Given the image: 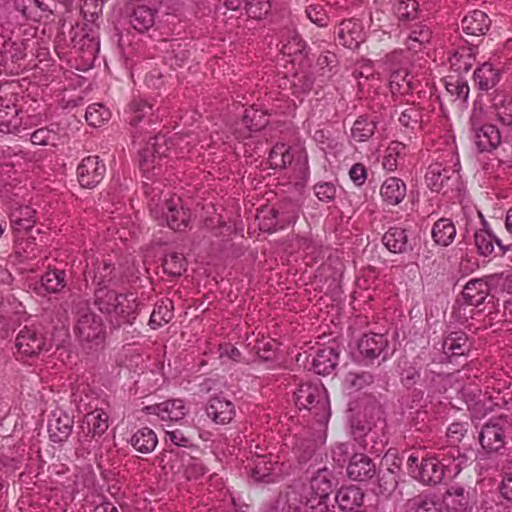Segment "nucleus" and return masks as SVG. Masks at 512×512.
I'll use <instances>...</instances> for the list:
<instances>
[{"instance_id":"nucleus-1","label":"nucleus","mask_w":512,"mask_h":512,"mask_svg":"<svg viewBox=\"0 0 512 512\" xmlns=\"http://www.w3.org/2000/svg\"><path fill=\"white\" fill-rule=\"evenodd\" d=\"M446 512H474L477 506V493L468 483L452 481L441 495Z\"/></svg>"},{"instance_id":"nucleus-2","label":"nucleus","mask_w":512,"mask_h":512,"mask_svg":"<svg viewBox=\"0 0 512 512\" xmlns=\"http://www.w3.org/2000/svg\"><path fill=\"white\" fill-rule=\"evenodd\" d=\"M75 332L81 342L100 345L105 338V330L102 318L85 307L77 311Z\"/></svg>"},{"instance_id":"nucleus-3","label":"nucleus","mask_w":512,"mask_h":512,"mask_svg":"<svg viewBox=\"0 0 512 512\" xmlns=\"http://www.w3.org/2000/svg\"><path fill=\"white\" fill-rule=\"evenodd\" d=\"M179 139H167L165 135L151 137L146 146L140 152V168L143 173H148L160 165L162 157H168L173 146L178 145Z\"/></svg>"},{"instance_id":"nucleus-4","label":"nucleus","mask_w":512,"mask_h":512,"mask_svg":"<svg viewBox=\"0 0 512 512\" xmlns=\"http://www.w3.org/2000/svg\"><path fill=\"white\" fill-rule=\"evenodd\" d=\"M17 353L23 357L39 355L46 347V339L36 326H24L20 329L15 339Z\"/></svg>"},{"instance_id":"nucleus-5","label":"nucleus","mask_w":512,"mask_h":512,"mask_svg":"<svg viewBox=\"0 0 512 512\" xmlns=\"http://www.w3.org/2000/svg\"><path fill=\"white\" fill-rule=\"evenodd\" d=\"M85 281L95 288L114 286L117 282V273L114 264L109 260L95 259L87 263L84 272Z\"/></svg>"},{"instance_id":"nucleus-6","label":"nucleus","mask_w":512,"mask_h":512,"mask_svg":"<svg viewBox=\"0 0 512 512\" xmlns=\"http://www.w3.org/2000/svg\"><path fill=\"white\" fill-rule=\"evenodd\" d=\"M508 421L502 416L492 418L485 423L479 434L482 448L488 452H498L505 445V428Z\"/></svg>"},{"instance_id":"nucleus-7","label":"nucleus","mask_w":512,"mask_h":512,"mask_svg":"<svg viewBox=\"0 0 512 512\" xmlns=\"http://www.w3.org/2000/svg\"><path fill=\"white\" fill-rule=\"evenodd\" d=\"M159 212L165 218L167 225L175 231L184 230L189 224L190 210L183 207L182 199L176 195L165 198ZM155 213H158V210Z\"/></svg>"},{"instance_id":"nucleus-8","label":"nucleus","mask_w":512,"mask_h":512,"mask_svg":"<svg viewBox=\"0 0 512 512\" xmlns=\"http://www.w3.org/2000/svg\"><path fill=\"white\" fill-rule=\"evenodd\" d=\"M358 351L367 360L385 361L389 356V341L384 334L367 333L358 341Z\"/></svg>"},{"instance_id":"nucleus-9","label":"nucleus","mask_w":512,"mask_h":512,"mask_svg":"<svg viewBox=\"0 0 512 512\" xmlns=\"http://www.w3.org/2000/svg\"><path fill=\"white\" fill-rule=\"evenodd\" d=\"M105 172V164L98 156H88L77 168L78 181L82 187L94 188L103 180Z\"/></svg>"},{"instance_id":"nucleus-10","label":"nucleus","mask_w":512,"mask_h":512,"mask_svg":"<svg viewBox=\"0 0 512 512\" xmlns=\"http://www.w3.org/2000/svg\"><path fill=\"white\" fill-rule=\"evenodd\" d=\"M459 178L456 170L447 169L440 163L431 164L425 174L427 186L434 192L450 188V182L458 183Z\"/></svg>"},{"instance_id":"nucleus-11","label":"nucleus","mask_w":512,"mask_h":512,"mask_svg":"<svg viewBox=\"0 0 512 512\" xmlns=\"http://www.w3.org/2000/svg\"><path fill=\"white\" fill-rule=\"evenodd\" d=\"M302 409L308 410L315 418L316 422L325 424L330 417L329 400L323 387L315 384L308 396L306 405Z\"/></svg>"},{"instance_id":"nucleus-12","label":"nucleus","mask_w":512,"mask_h":512,"mask_svg":"<svg viewBox=\"0 0 512 512\" xmlns=\"http://www.w3.org/2000/svg\"><path fill=\"white\" fill-rule=\"evenodd\" d=\"M446 466L436 457L423 458L416 478L423 484L436 486L444 480Z\"/></svg>"},{"instance_id":"nucleus-13","label":"nucleus","mask_w":512,"mask_h":512,"mask_svg":"<svg viewBox=\"0 0 512 512\" xmlns=\"http://www.w3.org/2000/svg\"><path fill=\"white\" fill-rule=\"evenodd\" d=\"M147 413L155 414L160 417L163 421H179L183 419L187 414L184 401L181 399H172L165 402L147 406L145 408Z\"/></svg>"},{"instance_id":"nucleus-14","label":"nucleus","mask_w":512,"mask_h":512,"mask_svg":"<svg viewBox=\"0 0 512 512\" xmlns=\"http://www.w3.org/2000/svg\"><path fill=\"white\" fill-rule=\"evenodd\" d=\"M376 474V466L367 455L363 453L354 454L347 467V475L354 481H366Z\"/></svg>"},{"instance_id":"nucleus-15","label":"nucleus","mask_w":512,"mask_h":512,"mask_svg":"<svg viewBox=\"0 0 512 512\" xmlns=\"http://www.w3.org/2000/svg\"><path fill=\"white\" fill-rule=\"evenodd\" d=\"M268 512H304L302 493L296 488L289 487L278 495Z\"/></svg>"},{"instance_id":"nucleus-16","label":"nucleus","mask_w":512,"mask_h":512,"mask_svg":"<svg viewBox=\"0 0 512 512\" xmlns=\"http://www.w3.org/2000/svg\"><path fill=\"white\" fill-rule=\"evenodd\" d=\"M206 413L216 424H228L235 416L234 405L229 400L215 396L206 405Z\"/></svg>"},{"instance_id":"nucleus-17","label":"nucleus","mask_w":512,"mask_h":512,"mask_svg":"<svg viewBox=\"0 0 512 512\" xmlns=\"http://www.w3.org/2000/svg\"><path fill=\"white\" fill-rule=\"evenodd\" d=\"M474 142L479 152H490L501 143V133L493 124H484L474 130Z\"/></svg>"},{"instance_id":"nucleus-18","label":"nucleus","mask_w":512,"mask_h":512,"mask_svg":"<svg viewBox=\"0 0 512 512\" xmlns=\"http://www.w3.org/2000/svg\"><path fill=\"white\" fill-rule=\"evenodd\" d=\"M408 30L406 45L409 50L418 51L430 42L432 31L422 21H413L403 26Z\"/></svg>"},{"instance_id":"nucleus-19","label":"nucleus","mask_w":512,"mask_h":512,"mask_svg":"<svg viewBox=\"0 0 512 512\" xmlns=\"http://www.w3.org/2000/svg\"><path fill=\"white\" fill-rule=\"evenodd\" d=\"M491 25L488 15L480 10H474L461 21L462 31L467 36L480 37L486 34Z\"/></svg>"},{"instance_id":"nucleus-20","label":"nucleus","mask_w":512,"mask_h":512,"mask_svg":"<svg viewBox=\"0 0 512 512\" xmlns=\"http://www.w3.org/2000/svg\"><path fill=\"white\" fill-rule=\"evenodd\" d=\"M73 418L63 412H55L48 422V432L54 442H63L68 439L73 429Z\"/></svg>"},{"instance_id":"nucleus-21","label":"nucleus","mask_w":512,"mask_h":512,"mask_svg":"<svg viewBox=\"0 0 512 512\" xmlns=\"http://www.w3.org/2000/svg\"><path fill=\"white\" fill-rule=\"evenodd\" d=\"M138 306L139 304L133 293L123 294L116 303L111 316L116 318L118 325L132 324L137 317Z\"/></svg>"},{"instance_id":"nucleus-22","label":"nucleus","mask_w":512,"mask_h":512,"mask_svg":"<svg viewBox=\"0 0 512 512\" xmlns=\"http://www.w3.org/2000/svg\"><path fill=\"white\" fill-rule=\"evenodd\" d=\"M335 477L327 468L319 469L311 478L310 491L311 497L328 499L335 486Z\"/></svg>"},{"instance_id":"nucleus-23","label":"nucleus","mask_w":512,"mask_h":512,"mask_svg":"<svg viewBox=\"0 0 512 512\" xmlns=\"http://www.w3.org/2000/svg\"><path fill=\"white\" fill-rule=\"evenodd\" d=\"M473 79L480 91L488 92L499 83L501 72L491 63L485 62L474 71Z\"/></svg>"},{"instance_id":"nucleus-24","label":"nucleus","mask_w":512,"mask_h":512,"mask_svg":"<svg viewBox=\"0 0 512 512\" xmlns=\"http://www.w3.org/2000/svg\"><path fill=\"white\" fill-rule=\"evenodd\" d=\"M364 492L361 488L351 485L341 487L336 495L335 501L342 511H354L363 504Z\"/></svg>"},{"instance_id":"nucleus-25","label":"nucleus","mask_w":512,"mask_h":512,"mask_svg":"<svg viewBox=\"0 0 512 512\" xmlns=\"http://www.w3.org/2000/svg\"><path fill=\"white\" fill-rule=\"evenodd\" d=\"M382 242L392 253H406L412 250L407 231L401 227H391L383 235Z\"/></svg>"},{"instance_id":"nucleus-26","label":"nucleus","mask_w":512,"mask_h":512,"mask_svg":"<svg viewBox=\"0 0 512 512\" xmlns=\"http://www.w3.org/2000/svg\"><path fill=\"white\" fill-rule=\"evenodd\" d=\"M474 242L478 253L484 257L490 256L494 252L495 243L501 252L500 255H504L505 252L510 248V246L503 245L499 238H497L494 234L486 229L475 232Z\"/></svg>"},{"instance_id":"nucleus-27","label":"nucleus","mask_w":512,"mask_h":512,"mask_svg":"<svg viewBox=\"0 0 512 512\" xmlns=\"http://www.w3.org/2000/svg\"><path fill=\"white\" fill-rule=\"evenodd\" d=\"M339 354L334 348L326 347L318 350L312 361V368L319 375H329L336 368Z\"/></svg>"},{"instance_id":"nucleus-28","label":"nucleus","mask_w":512,"mask_h":512,"mask_svg":"<svg viewBox=\"0 0 512 512\" xmlns=\"http://www.w3.org/2000/svg\"><path fill=\"white\" fill-rule=\"evenodd\" d=\"M380 195L386 204L397 205L405 198L406 185L401 179L390 177L383 182Z\"/></svg>"},{"instance_id":"nucleus-29","label":"nucleus","mask_w":512,"mask_h":512,"mask_svg":"<svg viewBox=\"0 0 512 512\" xmlns=\"http://www.w3.org/2000/svg\"><path fill=\"white\" fill-rule=\"evenodd\" d=\"M489 293L488 283L483 279H472L462 291V296L467 305H481Z\"/></svg>"},{"instance_id":"nucleus-30","label":"nucleus","mask_w":512,"mask_h":512,"mask_svg":"<svg viewBox=\"0 0 512 512\" xmlns=\"http://www.w3.org/2000/svg\"><path fill=\"white\" fill-rule=\"evenodd\" d=\"M157 10L146 5H138L130 14V24L138 31L143 33L153 27Z\"/></svg>"},{"instance_id":"nucleus-31","label":"nucleus","mask_w":512,"mask_h":512,"mask_svg":"<svg viewBox=\"0 0 512 512\" xmlns=\"http://www.w3.org/2000/svg\"><path fill=\"white\" fill-rule=\"evenodd\" d=\"M442 349L448 357L461 356L469 351L468 337L463 331H453L443 340Z\"/></svg>"},{"instance_id":"nucleus-32","label":"nucleus","mask_w":512,"mask_h":512,"mask_svg":"<svg viewBox=\"0 0 512 512\" xmlns=\"http://www.w3.org/2000/svg\"><path fill=\"white\" fill-rule=\"evenodd\" d=\"M432 239L440 246H449L455 239L456 227L451 219L440 218L432 227Z\"/></svg>"},{"instance_id":"nucleus-33","label":"nucleus","mask_w":512,"mask_h":512,"mask_svg":"<svg viewBox=\"0 0 512 512\" xmlns=\"http://www.w3.org/2000/svg\"><path fill=\"white\" fill-rule=\"evenodd\" d=\"M113 286H105L94 289V304L102 313L112 315L116 303L123 293H117Z\"/></svg>"},{"instance_id":"nucleus-34","label":"nucleus","mask_w":512,"mask_h":512,"mask_svg":"<svg viewBox=\"0 0 512 512\" xmlns=\"http://www.w3.org/2000/svg\"><path fill=\"white\" fill-rule=\"evenodd\" d=\"M66 287V272L62 269H52L41 277V284L35 287V291L41 294V290L48 293H59Z\"/></svg>"},{"instance_id":"nucleus-35","label":"nucleus","mask_w":512,"mask_h":512,"mask_svg":"<svg viewBox=\"0 0 512 512\" xmlns=\"http://www.w3.org/2000/svg\"><path fill=\"white\" fill-rule=\"evenodd\" d=\"M338 41L341 45L353 49L361 42L360 25L351 20H344L338 27Z\"/></svg>"},{"instance_id":"nucleus-36","label":"nucleus","mask_w":512,"mask_h":512,"mask_svg":"<svg viewBox=\"0 0 512 512\" xmlns=\"http://www.w3.org/2000/svg\"><path fill=\"white\" fill-rule=\"evenodd\" d=\"M24 43L12 41L11 39L2 42L0 47V66L8 68L25 57Z\"/></svg>"},{"instance_id":"nucleus-37","label":"nucleus","mask_w":512,"mask_h":512,"mask_svg":"<svg viewBox=\"0 0 512 512\" xmlns=\"http://www.w3.org/2000/svg\"><path fill=\"white\" fill-rule=\"evenodd\" d=\"M18 109L11 99L0 98V132L11 133L19 126Z\"/></svg>"},{"instance_id":"nucleus-38","label":"nucleus","mask_w":512,"mask_h":512,"mask_svg":"<svg viewBox=\"0 0 512 512\" xmlns=\"http://www.w3.org/2000/svg\"><path fill=\"white\" fill-rule=\"evenodd\" d=\"M130 125L137 127L141 122L150 124L153 122V105L143 99H134L130 104Z\"/></svg>"},{"instance_id":"nucleus-39","label":"nucleus","mask_w":512,"mask_h":512,"mask_svg":"<svg viewBox=\"0 0 512 512\" xmlns=\"http://www.w3.org/2000/svg\"><path fill=\"white\" fill-rule=\"evenodd\" d=\"M451 68L461 74L468 72L475 62V52L471 47H461L454 51L449 58Z\"/></svg>"},{"instance_id":"nucleus-40","label":"nucleus","mask_w":512,"mask_h":512,"mask_svg":"<svg viewBox=\"0 0 512 512\" xmlns=\"http://www.w3.org/2000/svg\"><path fill=\"white\" fill-rule=\"evenodd\" d=\"M158 443L155 432L147 427L139 429L131 438L132 446L140 453H151Z\"/></svg>"},{"instance_id":"nucleus-41","label":"nucleus","mask_w":512,"mask_h":512,"mask_svg":"<svg viewBox=\"0 0 512 512\" xmlns=\"http://www.w3.org/2000/svg\"><path fill=\"white\" fill-rule=\"evenodd\" d=\"M274 470V463L266 460L264 457H259L254 462V467L251 469V477L256 482L272 483L278 478Z\"/></svg>"},{"instance_id":"nucleus-42","label":"nucleus","mask_w":512,"mask_h":512,"mask_svg":"<svg viewBox=\"0 0 512 512\" xmlns=\"http://www.w3.org/2000/svg\"><path fill=\"white\" fill-rule=\"evenodd\" d=\"M268 116L269 115L265 111L256 109L254 107H249L245 109V112L242 116V124L250 132H257L268 125Z\"/></svg>"},{"instance_id":"nucleus-43","label":"nucleus","mask_w":512,"mask_h":512,"mask_svg":"<svg viewBox=\"0 0 512 512\" xmlns=\"http://www.w3.org/2000/svg\"><path fill=\"white\" fill-rule=\"evenodd\" d=\"M408 505L414 512H441L437 497L433 493H421L408 501Z\"/></svg>"},{"instance_id":"nucleus-44","label":"nucleus","mask_w":512,"mask_h":512,"mask_svg":"<svg viewBox=\"0 0 512 512\" xmlns=\"http://www.w3.org/2000/svg\"><path fill=\"white\" fill-rule=\"evenodd\" d=\"M268 213L276 218L274 223L278 224L280 229L295 223L298 218L297 209L292 203H284L279 208H271Z\"/></svg>"},{"instance_id":"nucleus-45","label":"nucleus","mask_w":512,"mask_h":512,"mask_svg":"<svg viewBox=\"0 0 512 512\" xmlns=\"http://www.w3.org/2000/svg\"><path fill=\"white\" fill-rule=\"evenodd\" d=\"M394 14L403 26L413 22L418 17V2L416 0H398L394 5Z\"/></svg>"},{"instance_id":"nucleus-46","label":"nucleus","mask_w":512,"mask_h":512,"mask_svg":"<svg viewBox=\"0 0 512 512\" xmlns=\"http://www.w3.org/2000/svg\"><path fill=\"white\" fill-rule=\"evenodd\" d=\"M445 88L455 100H459L462 103L467 101L470 89L467 81L462 77L447 76L445 79Z\"/></svg>"},{"instance_id":"nucleus-47","label":"nucleus","mask_w":512,"mask_h":512,"mask_svg":"<svg viewBox=\"0 0 512 512\" xmlns=\"http://www.w3.org/2000/svg\"><path fill=\"white\" fill-rule=\"evenodd\" d=\"M108 415L103 411H94L85 417L88 435L92 438L102 436L108 429Z\"/></svg>"},{"instance_id":"nucleus-48","label":"nucleus","mask_w":512,"mask_h":512,"mask_svg":"<svg viewBox=\"0 0 512 512\" xmlns=\"http://www.w3.org/2000/svg\"><path fill=\"white\" fill-rule=\"evenodd\" d=\"M186 264L182 254L171 252L164 257L162 267L166 274L179 277L186 271Z\"/></svg>"},{"instance_id":"nucleus-49","label":"nucleus","mask_w":512,"mask_h":512,"mask_svg":"<svg viewBox=\"0 0 512 512\" xmlns=\"http://www.w3.org/2000/svg\"><path fill=\"white\" fill-rule=\"evenodd\" d=\"M376 122L367 117H359L351 129L352 138L358 142L368 140L375 132Z\"/></svg>"},{"instance_id":"nucleus-50","label":"nucleus","mask_w":512,"mask_h":512,"mask_svg":"<svg viewBox=\"0 0 512 512\" xmlns=\"http://www.w3.org/2000/svg\"><path fill=\"white\" fill-rule=\"evenodd\" d=\"M189 58V51L184 48L177 40H172L169 43V48L166 50V61L171 67H182Z\"/></svg>"},{"instance_id":"nucleus-51","label":"nucleus","mask_w":512,"mask_h":512,"mask_svg":"<svg viewBox=\"0 0 512 512\" xmlns=\"http://www.w3.org/2000/svg\"><path fill=\"white\" fill-rule=\"evenodd\" d=\"M111 117V113L109 109H107L103 104L94 103L88 106L85 119L90 126L100 127L106 121H108Z\"/></svg>"},{"instance_id":"nucleus-52","label":"nucleus","mask_w":512,"mask_h":512,"mask_svg":"<svg viewBox=\"0 0 512 512\" xmlns=\"http://www.w3.org/2000/svg\"><path fill=\"white\" fill-rule=\"evenodd\" d=\"M172 318V302H161V304H158L156 308L153 310L150 316L149 324L153 329H156L162 326L163 324L170 322Z\"/></svg>"},{"instance_id":"nucleus-53","label":"nucleus","mask_w":512,"mask_h":512,"mask_svg":"<svg viewBox=\"0 0 512 512\" xmlns=\"http://www.w3.org/2000/svg\"><path fill=\"white\" fill-rule=\"evenodd\" d=\"M244 9L248 17L260 20L269 13L271 3L270 0H246Z\"/></svg>"},{"instance_id":"nucleus-54","label":"nucleus","mask_w":512,"mask_h":512,"mask_svg":"<svg viewBox=\"0 0 512 512\" xmlns=\"http://www.w3.org/2000/svg\"><path fill=\"white\" fill-rule=\"evenodd\" d=\"M494 106L498 121L512 131V97L505 98L500 104L495 103Z\"/></svg>"},{"instance_id":"nucleus-55","label":"nucleus","mask_w":512,"mask_h":512,"mask_svg":"<svg viewBox=\"0 0 512 512\" xmlns=\"http://www.w3.org/2000/svg\"><path fill=\"white\" fill-rule=\"evenodd\" d=\"M404 148L405 146L399 142H393L389 145L383 158L382 165L384 169L387 171H394L397 168V159Z\"/></svg>"},{"instance_id":"nucleus-56","label":"nucleus","mask_w":512,"mask_h":512,"mask_svg":"<svg viewBox=\"0 0 512 512\" xmlns=\"http://www.w3.org/2000/svg\"><path fill=\"white\" fill-rule=\"evenodd\" d=\"M58 140L57 132L49 128H40L31 134V142L35 145H55Z\"/></svg>"},{"instance_id":"nucleus-57","label":"nucleus","mask_w":512,"mask_h":512,"mask_svg":"<svg viewBox=\"0 0 512 512\" xmlns=\"http://www.w3.org/2000/svg\"><path fill=\"white\" fill-rule=\"evenodd\" d=\"M346 383L350 388L355 390H361L366 386H369L374 381V376L370 372L353 373L347 374Z\"/></svg>"},{"instance_id":"nucleus-58","label":"nucleus","mask_w":512,"mask_h":512,"mask_svg":"<svg viewBox=\"0 0 512 512\" xmlns=\"http://www.w3.org/2000/svg\"><path fill=\"white\" fill-rule=\"evenodd\" d=\"M315 195L320 201L330 202L336 195V187L331 182H321L314 186Z\"/></svg>"},{"instance_id":"nucleus-59","label":"nucleus","mask_w":512,"mask_h":512,"mask_svg":"<svg viewBox=\"0 0 512 512\" xmlns=\"http://www.w3.org/2000/svg\"><path fill=\"white\" fill-rule=\"evenodd\" d=\"M304 512H328L327 499L303 496Z\"/></svg>"},{"instance_id":"nucleus-60","label":"nucleus","mask_w":512,"mask_h":512,"mask_svg":"<svg viewBox=\"0 0 512 512\" xmlns=\"http://www.w3.org/2000/svg\"><path fill=\"white\" fill-rule=\"evenodd\" d=\"M338 60L334 53L326 52L321 54L317 59V66L322 70L324 75L326 72H331L337 66Z\"/></svg>"},{"instance_id":"nucleus-61","label":"nucleus","mask_w":512,"mask_h":512,"mask_svg":"<svg viewBox=\"0 0 512 512\" xmlns=\"http://www.w3.org/2000/svg\"><path fill=\"white\" fill-rule=\"evenodd\" d=\"M315 384L306 382L299 385L298 389L294 393L295 395V403L297 407L301 410L302 405H306V401H308V396L310 392H312Z\"/></svg>"},{"instance_id":"nucleus-62","label":"nucleus","mask_w":512,"mask_h":512,"mask_svg":"<svg viewBox=\"0 0 512 512\" xmlns=\"http://www.w3.org/2000/svg\"><path fill=\"white\" fill-rule=\"evenodd\" d=\"M399 122L405 127L413 128L419 122V112L415 107L405 109L400 117Z\"/></svg>"},{"instance_id":"nucleus-63","label":"nucleus","mask_w":512,"mask_h":512,"mask_svg":"<svg viewBox=\"0 0 512 512\" xmlns=\"http://www.w3.org/2000/svg\"><path fill=\"white\" fill-rule=\"evenodd\" d=\"M286 151V144L277 143L269 153V163L270 167L273 169L281 168L283 162H281V158L283 157V152Z\"/></svg>"},{"instance_id":"nucleus-64","label":"nucleus","mask_w":512,"mask_h":512,"mask_svg":"<svg viewBox=\"0 0 512 512\" xmlns=\"http://www.w3.org/2000/svg\"><path fill=\"white\" fill-rule=\"evenodd\" d=\"M349 175H350L351 180L356 185L361 186L362 184L365 183L366 178H367L366 168L363 164L356 163L351 167V169L349 171Z\"/></svg>"}]
</instances>
